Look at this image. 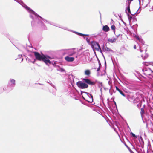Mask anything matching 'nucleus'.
<instances>
[{
	"instance_id": "1",
	"label": "nucleus",
	"mask_w": 153,
	"mask_h": 153,
	"mask_svg": "<svg viewBox=\"0 0 153 153\" xmlns=\"http://www.w3.org/2000/svg\"><path fill=\"white\" fill-rule=\"evenodd\" d=\"M21 4L29 13L30 16L32 19L31 24L33 27L36 26L41 28L43 30H46L47 28L42 22V21L51 25L56 26V24H55L52 22L45 19L42 17L23 2H22Z\"/></svg>"
},
{
	"instance_id": "2",
	"label": "nucleus",
	"mask_w": 153,
	"mask_h": 153,
	"mask_svg": "<svg viewBox=\"0 0 153 153\" xmlns=\"http://www.w3.org/2000/svg\"><path fill=\"white\" fill-rule=\"evenodd\" d=\"M83 98L88 102L91 103L93 102V97L92 95L89 93L85 92H81Z\"/></svg>"
},
{
	"instance_id": "3",
	"label": "nucleus",
	"mask_w": 153,
	"mask_h": 153,
	"mask_svg": "<svg viewBox=\"0 0 153 153\" xmlns=\"http://www.w3.org/2000/svg\"><path fill=\"white\" fill-rule=\"evenodd\" d=\"M75 48H71L62 50L63 54H67L69 56H72L76 53Z\"/></svg>"
},
{
	"instance_id": "4",
	"label": "nucleus",
	"mask_w": 153,
	"mask_h": 153,
	"mask_svg": "<svg viewBox=\"0 0 153 153\" xmlns=\"http://www.w3.org/2000/svg\"><path fill=\"white\" fill-rule=\"evenodd\" d=\"M90 45L94 51L96 50L98 51H100L102 53V51L98 43L95 41H92Z\"/></svg>"
},
{
	"instance_id": "5",
	"label": "nucleus",
	"mask_w": 153,
	"mask_h": 153,
	"mask_svg": "<svg viewBox=\"0 0 153 153\" xmlns=\"http://www.w3.org/2000/svg\"><path fill=\"white\" fill-rule=\"evenodd\" d=\"M16 85L15 80L12 79L10 78L8 81L7 85L9 90H12L15 87Z\"/></svg>"
},
{
	"instance_id": "6",
	"label": "nucleus",
	"mask_w": 153,
	"mask_h": 153,
	"mask_svg": "<svg viewBox=\"0 0 153 153\" xmlns=\"http://www.w3.org/2000/svg\"><path fill=\"white\" fill-rule=\"evenodd\" d=\"M77 85L79 88L81 89L86 88L88 87V85L87 84L80 81L77 82Z\"/></svg>"
},
{
	"instance_id": "7",
	"label": "nucleus",
	"mask_w": 153,
	"mask_h": 153,
	"mask_svg": "<svg viewBox=\"0 0 153 153\" xmlns=\"http://www.w3.org/2000/svg\"><path fill=\"white\" fill-rule=\"evenodd\" d=\"M51 59V58L50 56L45 55L42 61H43L47 65H48L49 64H51V62L49 59Z\"/></svg>"
},
{
	"instance_id": "8",
	"label": "nucleus",
	"mask_w": 153,
	"mask_h": 153,
	"mask_svg": "<svg viewBox=\"0 0 153 153\" xmlns=\"http://www.w3.org/2000/svg\"><path fill=\"white\" fill-rule=\"evenodd\" d=\"M34 56L36 57V59L38 60L39 61H42V58L45 55L42 54L41 55L39 53L37 52H34Z\"/></svg>"
},
{
	"instance_id": "9",
	"label": "nucleus",
	"mask_w": 153,
	"mask_h": 153,
	"mask_svg": "<svg viewBox=\"0 0 153 153\" xmlns=\"http://www.w3.org/2000/svg\"><path fill=\"white\" fill-rule=\"evenodd\" d=\"M63 29H65V30H68L69 31H70L73 32V33H76V34H77V35H79V36H82L85 38V37H84V36H89V35H88V34H82V33H79V32L75 31H72L71 30H69L68 29V28H66V27H65Z\"/></svg>"
},
{
	"instance_id": "10",
	"label": "nucleus",
	"mask_w": 153,
	"mask_h": 153,
	"mask_svg": "<svg viewBox=\"0 0 153 153\" xmlns=\"http://www.w3.org/2000/svg\"><path fill=\"white\" fill-rule=\"evenodd\" d=\"M102 49L103 50V51L105 52L106 53L113 52V51L112 50L107 47L106 46H105L103 45L102 47Z\"/></svg>"
},
{
	"instance_id": "11",
	"label": "nucleus",
	"mask_w": 153,
	"mask_h": 153,
	"mask_svg": "<svg viewBox=\"0 0 153 153\" xmlns=\"http://www.w3.org/2000/svg\"><path fill=\"white\" fill-rule=\"evenodd\" d=\"M144 74L146 75H150L151 73H153V71H152L150 68L144 69L143 70Z\"/></svg>"
},
{
	"instance_id": "12",
	"label": "nucleus",
	"mask_w": 153,
	"mask_h": 153,
	"mask_svg": "<svg viewBox=\"0 0 153 153\" xmlns=\"http://www.w3.org/2000/svg\"><path fill=\"white\" fill-rule=\"evenodd\" d=\"M29 56L32 58V60H31L28 57H27L26 58V60H27V61L28 62H31L33 63H34L36 61V59H33V58L34 57V56L33 55L30 54L29 55Z\"/></svg>"
},
{
	"instance_id": "13",
	"label": "nucleus",
	"mask_w": 153,
	"mask_h": 153,
	"mask_svg": "<svg viewBox=\"0 0 153 153\" xmlns=\"http://www.w3.org/2000/svg\"><path fill=\"white\" fill-rule=\"evenodd\" d=\"M139 46L140 51L141 52L144 51H145V52L146 51L147 46L146 45H139Z\"/></svg>"
},
{
	"instance_id": "14",
	"label": "nucleus",
	"mask_w": 153,
	"mask_h": 153,
	"mask_svg": "<svg viewBox=\"0 0 153 153\" xmlns=\"http://www.w3.org/2000/svg\"><path fill=\"white\" fill-rule=\"evenodd\" d=\"M83 80L85 83L90 85H94L95 83L94 82H92L90 79H84Z\"/></svg>"
},
{
	"instance_id": "15",
	"label": "nucleus",
	"mask_w": 153,
	"mask_h": 153,
	"mask_svg": "<svg viewBox=\"0 0 153 153\" xmlns=\"http://www.w3.org/2000/svg\"><path fill=\"white\" fill-rule=\"evenodd\" d=\"M138 139L140 143L141 147L143 148L144 142L141 136H138Z\"/></svg>"
},
{
	"instance_id": "16",
	"label": "nucleus",
	"mask_w": 153,
	"mask_h": 153,
	"mask_svg": "<svg viewBox=\"0 0 153 153\" xmlns=\"http://www.w3.org/2000/svg\"><path fill=\"white\" fill-rule=\"evenodd\" d=\"M65 60L68 62H72L74 60V58L73 57H69V56H67L65 57Z\"/></svg>"
},
{
	"instance_id": "17",
	"label": "nucleus",
	"mask_w": 153,
	"mask_h": 153,
	"mask_svg": "<svg viewBox=\"0 0 153 153\" xmlns=\"http://www.w3.org/2000/svg\"><path fill=\"white\" fill-rule=\"evenodd\" d=\"M111 29L113 30L114 33L117 38L122 36V35L120 34H118L116 33L115 31V27L114 25H113L111 26Z\"/></svg>"
},
{
	"instance_id": "18",
	"label": "nucleus",
	"mask_w": 153,
	"mask_h": 153,
	"mask_svg": "<svg viewBox=\"0 0 153 153\" xmlns=\"http://www.w3.org/2000/svg\"><path fill=\"white\" fill-rule=\"evenodd\" d=\"M58 71L61 73L64 74L66 72L65 70L62 68L58 66Z\"/></svg>"
},
{
	"instance_id": "19",
	"label": "nucleus",
	"mask_w": 153,
	"mask_h": 153,
	"mask_svg": "<svg viewBox=\"0 0 153 153\" xmlns=\"http://www.w3.org/2000/svg\"><path fill=\"white\" fill-rule=\"evenodd\" d=\"M102 30L105 32H108L110 30V28L107 25H105L103 26Z\"/></svg>"
},
{
	"instance_id": "20",
	"label": "nucleus",
	"mask_w": 153,
	"mask_h": 153,
	"mask_svg": "<svg viewBox=\"0 0 153 153\" xmlns=\"http://www.w3.org/2000/svg\"><path fill=\"white\" fill-rule=\"evenodd\" d=\"M12 90L9 89L8 88V86L7 85V86H4L3 88V90L4 91L7 92H8Z\"/></svg>"
},
{
	"instance_id": "21",
	"label": "nucleus",
	"mask_w": 153,
	"mask_h": 153,
	"mask_svg": "<svg viewBox=\"0 0 153 153\" xmlns=\"http://www.w3.org/2000/svg\"><path fill=\"white\" fill-rule=\"evenodd\" d=\"M117 39L116 38H113L111 39L109 38L108 39V41L111 43H113L115 42H116Z\"/></svg>"
},
{
	"instance_id": "22",
	"label": "nucleus",
	"mask_w": 153,
	"mask_h": 153,
	"mask_svg": "<svg viewBox=\"0 0 153 153\" xmlns=\"http://www.w3.org/2000/svg\"><path fill=\"white\" fill-rule=\"evenodd\" d=\"M140 101V99L138 97H137L136 98H135L133 100V103L134 104H136V103L139 102Z\"/></svg>"
},
{
	"instance_id": "23",
	"label": "nucleus",
	"mask_w": 153,
	"mask_h": 153,
	"mask_svg": "<svg viewBox=\"0 0 153 153\" xmlns=\"http://www.w3.org/2000/svg\"><path fill=\"white\" fill-rule=\"evenodd\" d=\"M91 73V71L89 70H86L85 71V74L88 76H89Z\"/></svg>"
},
{
	"instance_id": "24",
	"label": "nucleus",
	"mask_w": 153,
	"mask_h": 153,
	"mask_svg": "<svg viewBox=\"0 0 153 153\" xmlns=\"http://www.w3.org/2000/svg\"><path fill=\"white\" fill-rule=\"evenodd\" d=\"M143 63H146V64H145V65L146 66H148L149 65H151L153 66V62H143Z\"/></svg>"
},
{
	"instance_id": "25",
	"label": "nucleus",
	"mask_w": 153,
	"mask_h": 153,
	"mask_svg": "<svg viewBox=\"0 0 153 153\" xmlns=\"http://www.w3.org/2000/svg\"><path fill=\"white\" fill-rule=\"evenodd\" d=\"M137 38L139 41L142 44V45H144V42L142 39L138 37H137Z\"/></svg>"
},
{
	"instance_id": "26",
	"label": "nucleus",
	"mask_w": 153,
	"mask_h": 153,
	"mask_svg": "<svg viewBox=\"0 0 153 153\" xmlns=\"http://www.w3.org/2000/svg\"><path fill=\"white\" fill-rule=\"evenodd\" d=\"M131 134L132 135V136L134 138V139H137L138 137V136H136L132 132H131Z\"/></svg>"
},
{
	"instance_id": "27",
	"label": "nucleus",
	"mask_w": 153,
	"mask_h": 153,
	"mask_svg": "<svg viewBox=\"0 0 153 153\" xmlns=\"http://www.w3.org/2000/svg\"><path fill=\"white\" fill-rule=\"evenodd\" d=\"M128 100L131 102H133V97H129L127 98Z\"/></svg>"
},
{
	"instance_id": "28",
	"label": "nucleus",
	"mask_w": 153,
	"mask_h": 153,
	"mask_svg": "<svg viewBox=\"0 0 153 153\" xmlns=\"http://www.w3.org/2000/svg\"><path fill=\"white\" fill-rule=\"evenodd\" d=\"M141 111L140 112V114L142 118H143V116L144 114V109L143 108L141 109Z\"/></svg>"
},
{
	"instance_id": "29",
	"label": "nucleus",
	"mask_w": 153,
	"mask_h": 153,
	"mask_svg": "<svg viewBox=\"0 0 153 153\" xmlns=\"http://www.w3.org/2000/svg\"><path fill=\"white\" fill-rule=\"evenodd\" d=\"M141 56L143 59H145L147 58L148 57V55L147 53H146L144 56H143V55H141Z\"/></svg>"
},
{
	"instance_id": "30",
	"label": "nucleus",
	"mask_w": 153,
	"mask_h": 153,
	"mask_svg": "<svg viewBox=\"0 0 153 153\" xmlns=\"http://www.w3.org/2000/svg\"><path fill=\"white\" fill-rule=\"evenodd\" d=\"M127 11H128V13H131L130 7L127 6V7L126 8V12Z\"/></svg>"
},
{
	"instance_id": "31",
	"label": "nucleus",
	"mask_w": 153,
	"mask_h": 153,
	"mask_svg": "<svg viewBox=\"0 0 153 153\" xmlns=\"http://www.w3.org/2000/svg\"><path fill=\"white\" fill-rule=\"evenodd\" d=\"M118 91L123 96H125V95L124 94V93H123V92L120 89V90H119V91Z\"/></svg>"
},
{
	"instance_id": "32",
	"label": "nucleus",
	"mask_w": 153,
	"mask_h": 153,
	"mask_svg": "<svg viewBox=\"0 0 153 153\" xmlns=\"http://www.w3.org/2000/svg\"><path fill=\"white\" fill-rule=\"evenodd\" d=\"M47 82V83H49V84L51 85L54 88V89L56 91V88H55V86L54 85H53V84H52L51 82V83H50V82Z\"/></svg>"
},
{
	"instance_id": "33",
	"label": "nucleus",
	"mask_w": 153,
	"mask_h": 153,
	"mask_svg": "<svg viewBox=\"0 0 153 153\" xmlns=\"http://www.w3.org/2000/svg\"><path fill=\"white\" fill-rule=\"evenodd\" d=\"M99 67L97 69V71H98L100 69V66H101V63L100 61L99 62Z\"/></svg>"
},
{
	"instance_id": "34",
	"label": "nucleus",
	"mask_w": 153,
	"mask_h": 153,
	"mask_svg": "<svg viewBox=\"0 0 153 153\" xmlns=\"http://www.w3.org/2000/svg\"><path fill=\"white\" fill-rule=\"evenodd\" d=\"M86 40L87 42L90 45L91 43L90 42V41L89 38H88L87 37L86 38Z\"/></svg>"
},
{
	"instance_id": "35",
	"label": "nucleus",
	"mask_w": 153,
	"mask_h": 153,
	"mask_svg": "<svg viewBox=\"0 0 153 153\" xmlns=\"http://www.w3.org/2000/svg\"><path fill=\"white\" fill-rule=\"evenodd\" d=\"M130 3L131 1H127V2L126 3V5H127V6L130 7Z\"/></svg>"
},
{
	"instance_id": "36",
	"label": "nucleus",
	"mask_w": 153,
	"mask_h": 153,
	"mask_svg": "<svg viewBox=\"0 0 153 153\" xmlns=\"http://www.w3.org/2000/svg\"><path fill=\"white\" fill-rule=\"evenodd\" d=\"M22 57V56L21 55H19L18 56V58H17L20 59Z\"/></svg>"
},
{
	"instance_id": "37",
	"label": "nucleus",
	"mask_w": 153,
	"mask_h": 153,
	"mask_svg": "<svg viewBox=\"0 0 153 153\" xmlns=\"http://www.w3.org/2000/svg\"><path fill=\"white\" fill-rule=\"evenodd\" d=\"M116 90L118 91H119V90H120V89L117 87L116 86Z\"/></svg>"
},
{
	"instance_id": "38",
	"label": "nucleus",
	"mask_w": 153,
	"mask_h": 153,
	"mask_svg": "<svg viewBox=\"0 0 153 153\" xmlns=\"http://www.w3.org/2000/svg\"><path fill=\"white\" fill-rule=\"evenodd\" d=\"M127 15H128V18H129V19L130 18H132V17H131V16H130H130H129V15L128 13V14H127Z\"/></svg>"
},
{
	"instance_id": "39",
	"label": "nucleus",
	"mask_w": 153,
	"mask_h": 153,
	"mask_svg": "<svg viewBox=\"0 0 153 153\" xmlns=\"http://www.w3.org/2000/svg\"><path fill=\"white\" fill-rule=\"evenodd\" d=\"M134 49H136V45H134Z\"/></svg>"
},
{
	"instance_id": "40",
	"label": "nucleus",
	"mask_w": 153,
	"mask_h": 153,
	"mask_svg": "<svg viewBox=\"0 0 153 153\" xmlns=\"http://www.w3.org/2000/svg\"><path fill=\"white\" fill-rule=\"evenodd\" d=\"M130 151L131 153H134V152L132 151L131 150H130Z\"/></svg>"
},
{
	"instance_id": "41",
	"label": "nucleus",
	"mask_w": 153,
	"mask_h": 153,
	"mask_svg": "<svg viewBox=\"0 0 153 153\" xmlns=\"http://www.w3.org/2000/svg\"><path fill=\"white\" fill-rule=\"evenodd\" d=\"M73 92H74V91L73 90H71V93H73Z\"/></svg>"
},
{
	"instance_id": "42",
	"label": "nucleus",
	"mask_w": 153,
	"mask_h": 153,
	"mask_svg": "<svg viewBox=\"0 0 153 153\" xmlns=\"http://www.w3.org/2000/svg\"><path fill=\"white\" fill-rule=\"evenodd\" d=\"M53 94L54 95H56V93H54H54H53Z\"/></svg>"
},
{
	"instance_id": "43",
	"label": "nucleus",
	"mask_w": 153,
	"mask_h": 153,
	"mask_svg": "<svg viewBox=\"0 0 153 153\" xmlns=\"http://www.w3.org/2000/svg\"><path fill=\"white\" fill-rule=\"evenodd\" d=\"M100 85H101V86H102V83H100Z\"/></svg>"
},
{
	"instance_id": "44",
	"label": "nucleus",
	"mask_w": 153,
	"mask_h": 153,
	"mask_svg": "<svg viewBox=\"0 0 153 153\" xmlns=\"http://www.w3.org/2000/svg\"><path fill=\"white\" fill-rule=\"evenodd\" d=\"M23 60V58H22V60H21V62H22Z\"/></svg>"
},
{
	"instance_id": "45",
	"label": "nucleus",
	"mask_w": 153,
	"mask_h": 153,
	"mask_svg": "<svg viewBox=\"0 0 153 153\" xmlns=\"http://www.w3.org/2000/svg\"><path fill=\"white\" fill-rule=\"evenodd\" d=\"M127 1H131V2L132 1H131V0H127Z\"/></svg>"
},
{
	"instance_id": "46",
	"label": "nucleus",
	"mask_w": 153,
	"mask_h": 153,
	"mask_svg": "<svg viewBox=\"0 0 153 153\" xmlns=\"http://www.w3.org/2000/svg\"><path fill=\"white\" fill-rule=\"evenodd\" d=\"M152 120H153V116L152 117Z\"/></svg>"
},
{
	"instance_id": "47",
	"label": "nucleus",
	"mask_w": 153,
	"mask_h": 153,
	"mask_svg": "<svg viewBox=\"0 0 153 153\" xmlns=\"http://www.w3.org/2000/svg\"><path fill=\"white\" fill-rule=\"evenodd\" d=\"M100 17H101V13L100 12Z\"/></svg>"
},
{
	"instance_id": "48",
	"label": "nucleus",
	"mask_w": 153,
	"mask_h": 153,
	"mask_svg": "<svg viewBox=\"0 0 153 153\" xmlns=\"http://www.w3.org/2000/svg\"><path fill=\"white\" fill-rule=\"evenodd\" d=\"M139 1L140 3V0H139Z\"/></svg>"
},
{
	"instance_id": "49",
	"label": "nucleus",
	"mask_w": 153,
	"mask_h": 153,
	"mask_svg": "<svg viewBox=\"0 0 153 153\" xmlns=\"http://www.w3.org/2000/svg\"><path fill=\"white\" fill-rule=\"evenodd\" d=\"M101 53L102 54V55H103V54H102V53Z\"/></svg>"
},
{
	"instance_id": "50",
	"label": "nucleus",
	"mask_w": 153,
	"mask_h": 153,
	"mask_svg": "<svg viewBox=\"0 0 153 153\" xmlns=\"http://www.w3.org/2000/svg\"><path fill=\"white\" fill-rule=\"evenodd\" d=\"M114 102L115 104H116V103L115 102Z\"/></svg>"
},
{
	"instance_id": "51",
	"label": "nucleus",
	"mask_w": 153,
	"mask_h": 153,
	"mask_svg": "<svg viewBox=\"0 0 153 153\" xmlns=\"http://www.w3.org/2000/svg\"><path fill=\"white\" fill-rule=\"evenodd\" d=\"M111 21H113V20L112 19H111Z\"/></svg>"
},
{
	"instance_id": "52",
	"label": "nucleus",
	"mask_w": 153,
	"mask_h": 153,
	"mask_svg": "<svg viewBox=\"0 0 153 153\" xmlns=\"http://www.w3.org/2000/svg\"><path fill=\"white\" fill-rule=\"evenodd\" d=\"M133 0H131V1H132Z\"/></svg>"
}]
</instances>
